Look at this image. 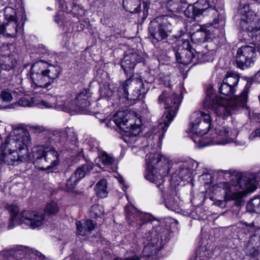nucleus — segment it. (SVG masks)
Here are the masks:
<instances>
[{"label":"nucleus","mask_w":260,"mask_h":260,"mask_svg":"<svg viewBox=\"0 0 260 260\" xmlns=\"http://www.w3.org/2000/svg\"><path fill=\"white\" fill-rule=\"evenodd\" d=\"M126 219L128 223L133 226L143 225L150 228L151 232L145 234L143 243L145 245L142 255L139 259L145 260L155 254L168 241L169 231L165 225L164 220H153L149 214L141 212L133 205L125 208Z\"/></svg>","instance_id":"1"},{"label":"nucleus","mask_w":260,"mask_h":260,"mask_svg":"<svg viewBox=\"0 0 260 260\" xmlns=\"http://www.w3.org/2000/svg\"><path fill=\"white\" fill-rule=\"evenodd\" d=\"M193 161L173 162L159 153H150L146 155V172L145 178L160 187L164 182L163 178L168 174L172 175L171 180L176 184L190 174L193 168Z\"/></svg>","instance_id":"2"},{"label":"nucleus","mask_w":260,"mask_h":260,"mask_svg":"<svg viewBox=\"0 0 260 260\" xmlns=\"http://www.w3.org/2000/svg\"><path fill=\"white\" fill-rule=\"evenodd\" d=\"M210 126L209 114L196 111L191 115L190 132L194 135L192 139L199 148L212 145H225L233 142L239 133L234 126H219L215 129V135L208 140L202 136L208 132Z\"/></svg>","instance_id":"3"},{"label":"nucleus","mask_w":260,"mask_h":260,"mask_svg":"<svg viewBox=\"0 0 260 260\" xmlns=\"http://www.w3.org/2000/svg\"><path fill=\"white\" fill-rule=\"evenodd\" d=\"M250 85L247 83L240 94L232 99H223L215 95L212 87H207L206 96L203 102L206 109L212 110L218 116L223 117L234 113L246 105Z\"/></svg>","instance_id":"4"},{"label":"nucleus","mask_w":260,"mask_h":260,"mask_svg":"<svg viewBox=\"0 0 260 260\" xmlns=\"http://www.w3.org/2000/svg\"><path fill=\"white\" fill-rule=\"evenodd\" d=\"M182 98V95L180 90L173 92L170 88L164 90L158 98V103L163 105L166 109L164 116L154 130L156 131L154 137L158 140L157 146L159 148H160L164 134L176 115Z\"/></svg>","instance_id":"5"},{"label":"nucleus","mask_w":260,"mask_h":260,"mask_svg":"<svg viewBox=\"0 0 260 260\" xmlns=\"http://www.w3.org/2000/svg\"><path fill=\"white\" fill-rule=\"evenodd\" d=\"M259 182L260 172L242 175L239 178L233 177L231 183L224 184L225 199L241 201L249 192L255 190Z\"/></svg>","instance_id":"6"},{"label":"nucleus","mask_w":260,"mask_h":260,"mask_svg":"<svg viewBox=\"0 0 260 260\" xmlns=\"http://www.w3.org/2000/svg\"><path fill=\"white\" fill-rule=\"evenodd\" d=\"M90 96V93L87 89L83 90L74 98L71 94L62 96H52L50 99V108L54 107L72 114L77 112H83L90 106L88 100Z\"/></svg>","instance_id":"7"},{"label":"nucleus","mask_w":260,"mask_h":260,"mask_svg":"<svg viewBox=\"0 0 260 260\" xmlns=\"http://www.w3.org/2000/svg\"><path fill=\"white\" fill-rule=\"evenodd\" d=\"M7 210L11 214L9 229L23 223L32 229H35L41 226L44 221V214L42 212L27 210L19 213L18 207L14 205L8 206Z\"/></svg>","instance_id":"8"},{"label":"nucleus","mask_w":260,"mask_h":260,"mask_svg":"<svg viewBox=\"0 0 260 260\" xmlns=\"http://www.w3.org/2000/svg\"><path fill=\"white\" fill-rule=\"evenodd\" d=\"M134 117L133 114H127L126 112L119 111L113 117V121L121 129L123 140L128 144L136 142L137 137L140 132V119L134 123L131 117Z\"/></svg>","instance_id":"9"},{"label":"nucleus","mask_w":260,"mask_h":260,"mask_svg":"<svg viewBox=\"0 0 260 260\" xmlns=\"http://www.w3.org/2000/svg\"><path fill=\"white\" fill-rule=\"evenodd\" d=\"M237 17L240 19L239 26L249 32L253 41L260 42V16L252 11L249 5H240Z\"/></svg>","instance_id":"10"},{"label":"nucleus","mask_w":260,"mask_h":260,"mask_svg":"<svg viewBox=\"0 0 260 260\" xmlns=\"http://www.w3.org/2000/svg\"><path fill=\"white\" fill-rule=\"evenodd\" d=\"M31 138L28 131L24 127L15 128L3 143L7 145L9 150L17 151L23 160H28L27 146Z\"/></svg>","instance_id":"11"},{"label":"nucleus","mask_w":260,"mask_h":260,"mask_svg":"<svg viewBox=\"0 0 260 260\" xmlns=\"http://www.w3.org/2000/svg\"><path fill=\"white\" fill-rule=\"evenodd\" d=\"M19 24L16 11L10 7H6L0 13V34L9 37H15L18 32Z\"/></svg>","instance_id":"12"},{"label":"nucleus","mask_w":260,"mask_h":260,"mask_svg":"<svg viewBox=\"0 0 260 260\" xmlns=\"http://www.w3.org/2000/svg\"><path fill=\"white\" fill-rule=\"evenodd\" d=\"M4 256L7 260H21L26 255L30 256L31 258H38V260H43L45 256L35 249L28 247L21 246L17 249H10L5 251Z\"/></svg>","instance_id":"13"},{"label":"nucleus","mask_w":260,"mask_h":260,"mask_svg":"<svg viewBox=\"0 0 260 260\" xmlns=\"http://www.w3.org/2000/svg\"><path fill=\"white\" fill-rule=\"evenodd\" d=\"M239 81L240 76L238 74L228 72L219 87L220 93L225 96L234 94L238 90Z\"/></svg>","instance_id":"14"},{"label":"nucleus","mask_w":260,"mask_h":260,"mask_svg":"<svg viewBox=\"0 0 260 260\" xmlns=\"http://www.w3.org/2000/svg\"><path fill=\"white\" fill-rule=\"evenodd\" d=\"M198 4L205 7L188 6L184 11V15L189 18L195 19L196 16L200 15H205L207 13L214 15L217 14V10L210 5L207 0H201Z\"/></svg>","instance_id":"15"},{"label":"nucleus","mask_w":260,"mask_h":260,"mask_svg":"<svg viewBox=\"0 0 260 260\" xmlns=\"http://www.w3.org/2000/svg\"><path fill=\"white\" fill-rule=\"evenodd\" d=\"M17 151L9 150L7 145L2 143L0 148V166L4 165H13L17 162H23V160Z\"/></svg>","instance_id":"16"},{"label":"nucleus","mask_w":260,"mask_h":260,"mask_svg":"<svg viewBox=\"0 0 260 260\" xmlns=\"http://www.w3.org/2000/svg\"><path fill=\"white\" fill-rule=\"evenodd\" d=\"M131 80L129 79L126 80L122 86L120 88V90H122L123 91V98L131 101H135L141 96H143L147 93L148 89L144 87L143 82L140 80H137L136 81L135 89L129 94L128 92L127 87L131 83Z\"/></svg>","instance_id":"17"},{"label":"nucleus","mask_w":260,"mask_h":260,"mask_svg":"<svg viewBox=\"0 0 260 260\" xmlns=\"http://www.w3.org/2000/svg\"><path fill=\"white\" fill-rule=\"evenodd\" d=\"M194 49L190 45L188 40H185L176 51L175 55L176 60L179 63L188 64L192 62L194 57Z\"/></svg>","instance_id":"18"},{"label":"nucleus","mask_w":260,"mask_h":260,"mask_svg":"<svg viewBox=\"0 0 260 260\" xmlns=\"http://www.w3.org/2000/svg\"><path fill=\"white\" fill-rule=\"evenodd\" d=\"M166 17L163 16V22L154 26L151 23L149 27V31L151 36L156 41H160L167 38L168 36V27L170 24L166 20Z\"/></svg>","instance_id":"19"},{"label":"nucleus","mask_w":260,"mask_h":260,"mask_svg":"<svg viewBox=\"0 0 260 260\" xmlns=\"http://www.w3.org/2000/svg\"><path fill=\"white\" fill-rule=\"evenodd\" d=\"M211 24H206L204 26L201 27V30L193 32L191 36V39L194 43H203L205 41H208L209 40H212L215 37V30L212 28H209Z\"/></svg>","instance_id":"20"},{"label":"nucleus","mask_w":260,"mask_h":260,"mask_svg":"<svg viewBox=\"0 0 260 260\" xmlns=\"http://www.w3.org/2000/svg\"><path fill=\"white\" fill-rule=\"evenodd\" d=\"M142 60L141 56L136 52L126 54L121 61V67L126 74H132L136 64Z\"/></svg>","instance_id":"21"},{"label":"nucleus","mask_w":260,"mask_h":260,"mask_svg":"<svg viewBox=\"0 0 260 260\" xmlns=\"http://www.w3.org/2000/svg\"><path fill=\"white\" fill-rule=\"evenodd\" d=\"M32 156L34 159V164L36 167L41 170L49 169L47 151L40 148H35L32 152Z\"/></svg>","instance_id":"22"},{"label":"nucleus","mask_w":260,"mask_h":260,"mask_svg":"<svg viewBox=\"0 0 260 260\" xmlns=\"http://www.w3.org/2000/svg\"><path fill=\"white\" fill-rule=\"evenodd\" d=\"M58 2L63 11H67L71 8L74 16L79 18L84 15L85 11L82 7L75 2H72V0H58Z\"/></svg>","instance_id":"23"},{"label":"nucleus","mask_w":260,"mask_h":260,"mask_svg":"<svg viewBox=\"0 0 260 260\" xmlns=\"http://www.w3.org/2000/svg\"><path fill=\"white\" fill-rule=\"evenodd\" d=\"M250 255L256 260H260V236L250 237L247 245Z\"/></svg>","instance_id":"24"},{"label":"nucleus","mask_w":260,"mask_h":260,"mask_svg":"<svg viewBox=\"0 0 260 260\" xmlns=\"http://www.w3.org/2000/svg\"><path fill=\"white\" fill-rule=\"evenodd\" d=\"M114 157L105 151L101 153L99 156L95 159V162L97 166L105 170H107L108 167L114 163Z\"/></svg>","instance_id":"25"},{"label":"nucleus","mask_w":260,"mask_h":260,"mask_svg":"<svg viewBox=\"0 0 260 260\" xmlns=\"http://www.w3.org/2000/svg\"><path fill=\"white\" fill-rule=\"evenodd\" d=\"M77 233L81 236L90 234L95 228V223L92 220H87L83 224L81 221H78L76 223Z\"/></svg>","instance_id":"26"},{"label":"nucleus","mask_w":260,"mask_h":260,"mask_svg":"<svg viewBox=\"0 0 260 260\" xmlns=\"http://www.w3.org/2000/svg\"><path fill=\"white\" fill-rule=\"evenodd\" d=\"M31 74L34 76V74L31 72ZM40 79L38 82L35 81L34 76H31L32 82L35 86L41 87L42 88H46L49 85V82H47L46 78L49 79V70L46 69L42 72L41 74H37Z\"/></svg>","instance_id":"27"},{"label":"nucleus","mask_w":260,"mask_h":260,"mask_svg":"<svg viewBox=\"0 0 260 260\" xmlns=\"http://www.w3.org/2000/svg\"><path fill=\"white\" fill-rule=\"evenodd\" d=\"M92 169V164L90 162H87L79 167L72 175L76 177L77 180L79 181L86 175L88 174Z\"/></svg>","instance_id":"28"},{"label":"nucleus","mask_w":260,"mask_h":260,"mask_svg":"<svg viewBox=\"0 0 260 260\" xmlns=\"http://www.w3.org/2000/svg\"><path fill=\"white\" fill-rule=\"evenodd\" d=\"M123 6L126 11L131 13H137L141 10L140 0H123Z\"/></svg>","instance_id":"29"},{"label":"nucleus","mask_w":260,"mask_h":260,"mask_svg":"<svg viewBox=\"0 0 260 260\" xmlns=\"http://www.w3.org/2000/svg\"><path fill=\"white\" fill-rule=\"evenodd\" d=\"M187 5V4L184 0H169L167 8L170 12H179Z\"/></svg>","instance_id":"30"},{"label":"nucleus","mask_w":260,"mask_h":260,"mask_svg":"<svg viewBox=\"0 0 260 260\" xmlns=\"http://www.w3.org/2000/svg\"><path fill=\"white\" fill-rule=\"evenodd\" d=\"M117 89V86L113 83L106 82L100 87V92L103 97L110 98L113 95Z\"/></svg>","instance_id":"31"},{"label":"nucleus","mask_w":260,"mask_h":260,"mask_svg":"<svg viewBox=\"0 0 260 260\" xmlns=\"http://www.w3.org/2000/svg\"><path fill=\"white\" fill-rule=\"evenodd\" d=\"M67 131L52 130L50 132V143L54 142V143H57L63 142L67 137Z\"/></svg>","instance_id":"32"},{"label":"nucleus","mask_w":260,"mask_h":260,"mask_svg":"<svg viewBox=\"0 0 260 260\" xmlns=\"http://www.w3.org/2000/svg\"><path fill=\"white\" fill-rule=\"evenodd\" d=\"M50 172H58L59 166V154L54 148H50Z\"/></svg>","instance_id":"33"},{"label":"nucleus","mask_w":260,"mask_h":260,"mask_svg":"<svg viewBox=\"0 0 260 260\" xmlns=\"http://www.w3.org/2000/svg\"><path fill=\"white\" fill-rule=\"evenodd\" d=\"M107 188V181L106 180L103 179L98 182L95 188L97 196L102 198L106 197L108 194Z\"/></svg>","instance_id":"34"},{"label":"nucleus","mask_w":260,"mask_h":260,"mask_svg":"<svg viewBox=\"0 0 260 260\" xmlns=\"http://www.w3.org/2000/svg\"><path fill=\"white\" fill-rule=\"evenodd\" d=\"M247 209L251 212H260V198H254L247 204Z\"/></svg>","instance_id":"35"},{"label":"nucleus","mask_w":260,"mask_h":260,"mask_svg":"<svg viewBox=\"0 0 260 260\" xmlns=\"http://www.w3.org/2000/svg\"><path fill=\"white\" fill-rule=\"evenodd\" d=\"M231 182V180L230 181V182H223L221 184V187L223 188L224 191V201H219L218 203H217V204L218 206H220L221 207L223 208L225 206V202L226 201H235V204L237 205V206H238V205H240L241 204V202H243V199H241V201H237L236 200H226L225 199V190H224V184L225 183H230Z\"/></svg>","instance_id":"36"},{"label":"nucleus","mask_w":260,"mask_h":260,"mask_svg":"<svg viewBox=\"0 0 260 260\" xmlns=\"http://www.w3.org/2000/svg\"><path fill=\"white\" fill-rule=\"evenodd\" d=\"M165 205L167 208L175 211L177 209L178 204L174 198H171L165 200Z\"/></svg>","instance_id":"37"},{"label":"nucleus","mask_w":260,"mask_h":260,"mask_svg":"<svg viewBox=\"0 0 260 260\" xmlns=\"http://www.w3.org/2000/svg\"><path fill=\"white\" fill-rule=\"evenodd\" d=\"M79 181L74 176H72L67 179L66 183L67 189L69 191L71 190L76 185Z\"/></svg>","instance_id":"38"},{"label":"nucleus","mask_w":260,"mask_h":260,"mask_svg":"<svg viewBox=\"0 0 260 260\" xmlns=\"http://www.w3.org/2000/svg\"><path fill=\"white\" fill-rule=\"evenodd\" d=\"M87 144L91 151H96L98 150L99 143L95 138H89L87 142Z\"/></svg>","instance_id":"39"},{"label":"nucleus","mask_w":260,"mask_h":260,"mask_svg":"<svg viewBox=\"0 0 260 260\" xmlns=\"http://www.w3.org/2000/svg\"><path fill=\"white\" fill-rule=\"evenodd\" d=\"M102 212L101 211V207L99 205H93L91 207V216L92 217H99Z\"/></svg>","instance_id":"40"},{"label":"nucleus","mask_w":260,"mask_h":260,"mask_svg":"<svg viewBox=\"0 0 260 260\" xmlns=\"http://www.w3.org/2000/svg\"><path fill=\"white\" fill-rule=\"evenodd\" d=\"M50 72H51V73L52 74V75L51 76H50V78L54 79L56 78L57 77L58 75L60 73V67L58 66H51L50 64Z\"/></svg>","instance_id":"41"},{"label":"nucleus","mask_w":260,"mask_h":260,"mask_svg":"<svg viewBox=\"0 0 260 260\" xmlns=\"http://www.w3.org/2000/svg\"><path fill=\"white\" fill-rule=\"evenodd\" d=\"M0 97L2 102H10L13 99L11 93L5 90L2 91L1 92Z\"/></svg>","instance_id":"42"},{"label":"nucleus","mask_w":260,"mask_h":260,"mask_svg":"<svg viewBox=\"0 0 260 260\" xmlns=\"http://www.w3.org/2000/svg\"><path fill=\"white\" fill-rule=\"evenodd\" d=\"M115 260H140L139 259V257L136 255V254L134 252H131L129 253L128 255L125 256L123 258H116Z\"/></svg>","instance_id":"43"},{"label":"nucleus","mask_w":260,"mask_h":260,"mask_svg":"<svg viewBox=\"0 0 260 260\" xmlns=\"http://www.w3.org/2000/svg\"><path fill=\"white\" fill-rule=\"evenodd\" d=\"M58 211V207L56 203L52 202L50 203V215L55 214Z\"/></svg>","instance_id":"44"},{"label":"nucleus","mask_w":260,"mask_h":260,"mask_svg":"<svg viewBox=\"0 0 260 260\" xmlns=\"http://www.w3.org/2000/svg\"><path fill=\"white\" fill-rule=\"evenodd\" d=\"M34 104L38 107L41 108H49V104L47 102L45 101L44 100H38V101H34Z\"/></svg>","instance_id":"45"},{"label":"nucleus","mask_w":260,"mask_h":260,"mask_svg":"<svg viewBox=\"0 0 260 260\" xmlns=\"http://www.w3.org/2000/svg\"><path fill=\"white\" fill-rule=\"evenodd\" d=\"M260 137V128L256 129L252 132L249 136L248 139L250 141H254L255 138Z\"/></svg>","instance_id":"46"},{"label":"nucleus","mask_w":260,"mask_h":260,"mask_svg":"<svg viewBox=\"0 0 260 260\" xmlns=\"http://www.w3.org/2000/svg\"><path fill=\"white\" fill-rule=\"evenodd\" d=\"M30 129L34 133H41L46 130V128L40 125L31 126Z\"/></svg>","instance_id":"47"},{"label":"nucleus","mask_w":260,"mask_h":260,"mask_svg":"<svg viewBox=\"0 0 260 260\" xmlns=\"http://www.w3.org/2000/svg\"><path fill=\"white\" fill-rule=\"evenodd\" d=\"M19 105L23 107L31 106L29 101L26 99L22 100L21 101H19Z\"/></svg>","instance_id":"48"},{"label":"nucleus","mask_w":260,"mask_h":260,"mask_svg":"<svg viewBox=\"0 0 260 260\" xmlns=\"http://www.w3.org/2000/svg\"><path fill=\"white\" fill-rule=\"evenodd\" d=\"M117 179H118V182L120 183V184H121L122 185V186L121 187L122 189L125 191L126 189L127 188V187L124 184V180H123V179L122 178V177L119 176V177L117 178Z\"/></svg>","instance_id":"49"},{"label":"nucleus","mask_w":260,"mask_h":260,"mask_svg":"<svg viewBox=\"0 0 260 260\" xmlns=\"http://www.w3.org/2000/svg\"><path fill=\"white\" fill-rule=\"evenodd\" d=\"M16 63V60H12L11 62V64H8V70H10V69H12L14 68V67L15 66V64Z\"/></svg>","instance_id":"50"},{"label":"nucleus","mask_w":260,"mask_h":260,"mask_svg":"<svg viewBox=\"0 0 260 260\" xmlns=\"http://www.w3.org/2000/svg\"><path fill=\"white\" fill-rule=\"evenodd\" d=\"M219 18H215L213 21V23L215 24H218L219 22Z\"/></svg>","instance_id":"51"},{"label":"nucleus","mask_w":260,"mask_h":260,"mask_svg":"<svg viewBox=\"0 0 260 260\" xmlns=\"http://www.w3.org/2000/svg\"><path fill=\"white\" fill-rule=\"evenodd\" d=\"M22 19H23V18L24 19V21H26V19H27L26 15H25V14H24V15L22 16ZM24 23V22H22V26H23Z\"/></svg>","instance_id":"52"},{"label":"nucleus","mask_w":260,"mask_h":260,"mask_svg":"<svg viewBox=\"0 0 260 260\" xmlns=\"http://www.w3.org/2000/svg\"><path fill=\"white\" fill-rule=\"evenodd\" d=\"M256 77L257 78H259L260 77V69H259V71L257 73V74H256Z\"/></svg>","instance_id":"53"},{"label":"nucleus","mask_w":260,"mask_h":260,"mask_svg":"<svg viewBox=\"0 0 260 260\" xmlns=\"http://www.w3.org/2000/svg\"><path fill=\"white\" fill-rule=\"evenodd\" d=\"M182 35V34L181 35H179V37H181Z\"/></svg>","instance_id":"54"}]
</instances>
